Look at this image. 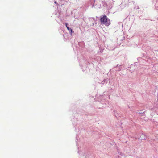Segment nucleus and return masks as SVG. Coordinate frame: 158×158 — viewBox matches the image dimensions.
Here are the masks:
<instances>
[{"mask_svg": "<svg viewBox=\"0 0 158 158\" xmlns=\"http://www.w3.org/2000/svg\"><path fill=\"white\" fill-rule=\"evenodd\" d=\"M101 24H104L106 26H109L110 24V20L106 15H104L100 19Z\"/></svg>", "mask_w": 158, "mask_h": 158, "instance_id": "nucleus-1", "label": "nucleus"}, {"mask_svg": "<svg viewBox=\"0 0 158 158\" xmlns=\"http://www.w3.org/2000/svg\"><path fill=\"white\" fill-rule=\"evenodd\" d=\"M71 31V33L74 32L73 31H72V29H71L69 28V31Z\"/></svg>", "mask_w": 158, "mask_h": 158, "instance_id": "nucleus-3", "label": "nucleus"}, {"mask_svg": "<svg viewBox=\"0 0 158 158\" xmlns=\"http://www.w3.org/2000/svg\"><path fill=\"white\" fill-rule=\"evenodd\" d=\"M67 25H68V24L67 23H65V25H66V26L67 29L69 30V27H68L67 26Z\"/></svg>", "mask_w": 158, "mask_h": 158, "instance_id": "nucleus-2", "label": "nucleus"}]
</instances>
